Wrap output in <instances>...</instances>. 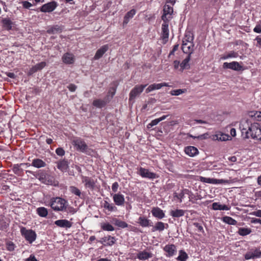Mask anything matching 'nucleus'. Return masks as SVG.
<instances>
[{
	"mask_svg": "<svg viewBox=\"0 0 261 261\" xmlns=\"http://www.w3.org/2000/svg\"><path fill=\"white\" fill-rule=\"evenodd\" d=\"M259 126L258 123H253L249 125L246 122L244 124L241 123L240 128L245 138L248 139L251 137L257 140H261V129Z\"/></svg>",
	"mask_w": 261,
	"mask_h": 261,
	"instance_id": "f257e3e1",
	"label": "nucleus"
},
{
	"mask_svg": "<svg viewBox=\"0 0 261 261\" xmlns=\"http://www.w3.org/2000/svg\"><path fill=\"white\" fill-rule=\"evenodd\" d=\"M72 144L75 147L76 150L90 155L92 149L89 148L86 142L81 138H76L72 141Z\"/></svg>",
	"mask_w": 261,
	"mask_h": 261,
	"instance_id": "f03ea898",
	"label": "nucleus"
},
{
	"mask_svg": "<svg viewBox=\"0 0 261 261\" xmlns=\"http://www.w3.org/2000/svg\"><path fill=\"white\" fill-rule=\"evenodd\" d=\"M66 203H67V201L65 199L59 197H57L50 199V206L55 211L62 212L64 211V207L65 208V205L66 204Z\"/></svg>",
	"mask_w": 261,
	"mask_h": 261,
	"instance_id": "7ed1b4c3",
	"label": "nucleus"
},
{
	"mask_svg": "<svg viewBox=\"0 0 261 261\" xmlns=\"http://www.w3.org/2000/svg\"><path fill=\"white\" fill-rule=\"evenodd\" d=\"M20 232L25 240L30 244L32 243L36 239V233L31 229H27L25 227H22Z\"/></svg>",
	"mask_w": 261,
	"mask_h": 261,
	"instance_id": "20e7f679",
	"label": "nucleus"
},
{
	"mask_svg": "<svg viewBox=\"0 0 261 261\" xmlns=\"http://www.w3.org/2000/svg\"><path fill=\"white\" fill-rule=\"evenodd\" d=\"M244 257L246 260L260 258L261 257V250L257 248H251L246 253Z\"/></svg>",
	"mask_w": 261,
	"mask_h": 261,
	"instance_id": "39448f33",
	"label": "nucleus"
},
{
	"mask_svg": "<svg viewBox=\"0 0 261 261\" xmlns=\"http://www.w3.org/2000/svg\"><path fill=\"white\" fill-rule=\"evenodd\" d=\"M146 85H137L130 92L129 96V100L132 101L135 99L143 91L144 89L146 87Z\"/></svg>",
	"mask_w": 261,
	"mask_h": 261,
	"instance_id": "423d86ee",
	"label": "nucleus"
},
{
	"mask_svg": "<svg viewBox=\"0 0 261 261\" xmlns=\"http://www.w3.org/2000/svg\"><path fill=\"white\" fill-rule=\"evenodd\" d=\"M173 12V9L169 5L166 4L163 9V14L162 16V20H171L172 18V15Z\"/></svg>",
	"mask_w": 261,
	"mask_h": 261,
	"instance_id": "0eeeda50",
	"label": "nucleus"
},
{
	"mask_svg": "<svg viewBox=\"0 0 261 261\" xmlns=\"http://www.w3.org/2000/svg\"><path fill=\"white\" fill-rule=\"evenodd\" d=\"M139 174L143 178L153 179L158 177V176L153 172H151L148 169L140 167L139 170Z\"/></svg>",
	"mask_w": 261,
	"mask_h": 261,
	"instance_id": "6e6552de",
	"label": "nucleus"
},
{
	"mask_svg": "<svg viewBox=\"0 0 261 261\" xmlns=\"http://www.w3.org/2000/svg\"><path fill=\"white\" fill-rule=\"evenodd\" d=\"M161 36L163 40L166 41L169 38V23L170 20H162Z\"/></svg>",
	"mask_w": 261,
	"mask_h": 261,
	"instance_id": "1a4fd4ad",
	"label": "nucleus"
},
{
	"mask_svg": "<svg viewBox=\"0 0 261 261\" xmlns=\"http://www.w3.org/2000/svg\"><path fill=\"white\" fill-rule=\"evenodd\" d=\"M223 67L224 69H230L236 71H240L243 69V67L236 61L230 63L225 62L223 64Z\"/></svg>",
	"mask_w": 261,
	"mask_h": 261,
	"instance_id": "9d476101",
	"label": "nucleus"
},
{
	"mask_svg": "<svg viewBox=\"0 0 261 261\" xmlns=\"http://www.w3.org/2000/svg\"><path fill=\"white\" fill-rule=\"evenodd\" d=\"M57 3L53 1L49 2L43 5L40 8V11L42 12H51L53 11L57 7Z\"/></svg>",
	"mask_w": 261,
	"mask_h": 261,
	"instance_id": "9b49d317",
	"label": "nucleus"
},
{
	"mask_svg": "<svg viewBox=\"0 0 261 261\" xmlns=\"http://www.w3.org/2000/svg\"><path fill=\"white\" fill-rule=\"evenodd\" d=\"M163 249L166 252V256L169 257L173 256L176 252V246L173 244L166 245Z\"/></svg>",
	"mask_w": 261,
	"mask_h": 261,
	"instance_id": "f8f14e48",
	"label": "nucleus"
},
{
	"mask_svg": "<svg viewBox=\"0 0 261 261\" xmlns=\"http://www.w3.org/2000/svg\"><path fill=\"white\" fill-rule=\"evenodd\" d=\"M181 49L184 53L191 55L194 50L193 42L182 43Z\"/></svg>",
	"mask_w": 261,
	"mask_h": 261,
	"instance_id": "ddd939ff",
	"label": "nucleus"
},
{
	"mask_svg": "<svg viewBox=\"0 0 261 261\" xmlns=\"http://www.w3.org/2000/svg\"><path fill=\"white\" fill-rule=\"evenodd\" d=\"M169 85L167 83H162L159 84H153L149 85L148 88L146 89V92L147 93L150 92L152 91L155 90L160 89L163 87H168Z\"/></svg>",
	"mask_w": 261,
	"mask_h": 261,
	"instance_id": "4468645a",
	"label": "nucleus"
},
{
	"mask_svg": "<svg viewBox=\"0 0 261 261\" xmlns=\"http://www.w3.org/2000/svg\"><path fill=\"white\" fill-rule=\"evenodd\" d=\"M55 224H56L58 227L65 228L66 229L70 228L72 225V223L66 219L56 220L55 222Z\"/></svg>",
	"mask_w": 261,
	"mask_h": 261,
	"instance_id": "2eb2a0df",
	"label": "nucleus"
},
{
	"mask_svg": "<svg viewBox=\"0 0 261 261\" xmlns=\"http://www.w3.org/2000/svg\"><path fill=\"white\" fill-rule=\"evenodd\" d=\"M113 199L115 204L118 206H122L124 204L125 199L124 196L120 194H115L113 195Z\"/></svg>",
	"mask_w": 261,
	"mask_h": 261,
	"instance_id": "dca6fc26",
	"label": "nucleus"
},
{
	"mask_svg": "<svg viewBox=\"0 0 261 261\" xmlns=\"http://www.w3.org/2000/svg\"><path fill=\"white\" fill-rule=\"evenodd\" d=\"M24 170V165L22 164H14L12 168L14 173L19 176L23 175Z\"/></svg>",
	"mask_w": 261,
	"mask_h": 261,
	"instance_id": "f3484780",
	"label": "nucleus"
},
{
	"mask_svg": "<svg viewBox=\"0 0 261 261\" xmlns=\"http://www.w3.org/2000/svg\"><path fill=\"white\" fill-rule=\"evenodd\" d=\"M116 239L115 237L111 236H106L101 239L99 241L101 244L105 246H112L115 243Z\"/></svg>",
	"mask_w": 261,
	"mask_h": 261,
	"instance_id": "a211bd4d",
	"label": "nucleus"
},
{
	"mask_svg": "<svg viewBox=\"0 0 261 261\" xmlns=\"http://www.w3.org/2000/svg\"><path fill=\"white\" fill-rule=\"evenodd\" d=\"M82 181L85 183L86 187L91 190H93L94 189L95 182L93 179L87 176H83L82 177Z\"/></svg>",
	"mask_w": 261,
	"mask_h": 261,
	"instance_id": "6ab92c4d",
	"label": "nucleus"
},
{
	"mask_svg": "<svg viewBox=\"0 0 261 261\" xmlns=\"http://www.w3.org/2000/svg\"><path fill=\"white\" fill-rule=\"evenodd\" d=\"M46 63L45 62H41L33 66L31 68L28 72V75H32L39 70L42 69L45 66Z\"/></svg>",
	"mask_w": 261,
	"mask_h": 261,
	"instance_id": "aec40b11",
	"label": "nucleus"
},
{
	"mask_svg": "<svg viewBox=\"0 0 261 261\" xmlns=\"http://www.w3.org/2000/svg\"><path fill=\"white\" fill-rule=\"evenodd\" d=\"M151 214L153 217L159 219H162L165 216L164 211L158 207H153L151 210Z\"/></svg>",
	"mask_w": 261,
	"mask_h": 261,
	"instance_id": "412c9836",
	"label": "nucleus"
},
{
	"mask_svg": "<svg viewBox=\"0 0 261 261\" xmlns=\"http://www.w3.org/2000/svg\"><path fill=\"white\" fill-rule=\"evenodd\" d=\"M138 223L143 227H147L153 226L152 222L145 217H140L138 218Z\"/></svg>",
	"mask_w": 261,
	"mask_h": 261,
	"instance_id": "4be33fe9",
	"label": "nucleus"
},
{
	"mask_svg": "<svg viewBox=\"0 0 261 261\" xmlns=\"http://www.w3.org/2000/svg\"><path fill=\"white\" fill-rule=\"evenodd\" d=\"M109 49V46L108 44L104 45L102 46H101L99 49H98L94 57V59L95 60H98L100 59L102 56L103 55V54L108 50Z\"/></svg>",
	"mask_w": 261,
	"mask_h": 261,
	"instance_id": "5701e85b",
	"label": "nucleus"
},
{
	"mask_svg": "<svg viewBox=\"0 0 261 261\" xmlns=\"http://www.w3.org/2000/svg\"><path fill=\"white\" fill-rule=\"evenodd\" d=\"M62 61L66 64H73L74 62V56L72 54L67 53L63 56Z\"/></svg>",
	"mask_w": 261,
	"mask_h": 261,
	"instance_id": "b1692460",
	"label": "nucleus"
},
{
	"mask_svg": "<svg viewBox=\"0 0 261 261\" xmlns=\"http://www.w3.org/2000/svg\"><path fill=\"white\" fill-rule=\"evenodd\" d=\"M57 168L62 172H66L69 165L68 161L66 160H61L57 162Z\"/></svg>",
	"mask_w": 261,
	"mask_h": 261,
	"instance_id": "393cba45",
	"label": "nucleus"
},
{
	"mask_svg": "<svg viewBox=\"0 0 261 261\" xmlns=\"http://www.w3.org/2000/svg\"><path fill=\"white\" fill-rule=\"evenodd\" d=\"M185 152L190 156H194L198 154V150L195 147L189 146L185 147Z\"/></svg>",
	"mask_w": 261,
	"mask_h": 261,
	"instance_id": "a878e982",
	"label": "nucleus"
},
{
	"mask_svg": "<svg viewBox=\"0 0 261 261\" xmlns=\"http://www.w3.org/2000/svg\"><path fill=\"white\" fill-rule=\"evenodd\" d=\"M31 165L34 167L40 168L44 167L46 166V163L41 159L36 158L32 160Z\"/></svg>",
	"mask_w": 261,
	"mask_h": 261,
	"instance_id": "bb28decb",
	"label": "nucleus"
},
{
	"mask_svg": "<svg viewBox=\"0 0 261 261\" xmlns=\"http://www.w3.org/2000/svg\"><path fill=\"white\" fill-rule=\"evenodd\" d=\"M165 226H168V224H165L162 222L159 221L157 222L154 226H152L153 227L152 228V231L154 232L155 231H162L164 230V229L165 228Z\"/></svg>",
	"mask_w": 261,
	"mask_h": 261,
	"instance_id": "cd10ccee",
	"label": "nucleus"
},
{
	"mask_svg": "<svg viewBox=\"0 0 261 261\" xmlns=\"http://www.w3.org/2000/svg\"><path fill=\"white\" fill-rule=\"evenodd\" d=\"M200 180L202 182L213 184H222L223 182V179H217L215 178H210L204 177H201Z\"/></svg>",
	"mask_w": 261,
	"mask_h": 261,
	"instance_id": "c85d7f7f",
	"label": "nucleus"
},
{
	"mask_svg": "<svg viewBox=\"0 0 261 261\" xmlns=\"http://www.w3.org/2000/svg\"><path fill=\"white\" fill-rule=\"evenodd\" d=\"M152 256L151 253L146 251H140L137 254V257L142 260H146Z\"/></svg>",
	"mask_w": 261,
	"mask_h": 261,
	"instance_id": "c756f323",
	"label": "nucleus"
},
{
	"mask_svg": "<svg viewBox=\"0 0 261 261\" xmlns=\"http://www.w3.org/2000/svg\"><path fill=\"white\" fill-rule=\"evenodd\" d=\"M112 222L116 226L122 228H126L128 226V225L125 222L121 221V220L117 218L113 219Z\"/></svg>",
	"mask_w": 261,
	"mask_h": 261,
	"instance_id": "7c9ffc66",
	"label": "nucleus"
},
{
	"mask_svg": "<svg viewBox=\"0 0 261 261\" xmlns=\"http://www.w3.org/2000/svg\"><path fill=\"white\" fill-rule=\"evenodd\" d=\"M189 193V190L187 189H185L183 190H181L179 193H174L173 194V197L174 198H177L179 200V202H182V199L185 197V194H188Z\"/></svg>",
	"mask_w": 261,
	"mask_h": 261,
	"instance_id": "2f4dec72",
	"label": "nucleus"
},
{
	"mask_svg": "<svg viewBox=\"0 0 261 261\" xmlns=\"http://www.w3.org/2000/svg\"><path fill=\"white\" fill-rule=\"evenodd\" d=\"M103 206L109 212H116L117 211V207L114 204L110 203L107 201H105Z\"/></svg>",
	"mask_w": 261,
	"mask_h": 261,
	"instance_id": "473e14b6",
	"label": "nucleus"
},
{
	"mask_svg": "<svg viewBox=\"0 0 261 261\" xmlns=\"http://www.w3.org/2000/svg\"><path fill=\"white\" fill-rule=\"evenodd\" d=\"M212 208L214 210H229V207L226 205H222L218 202H214L212 204Z\"/></svg>",
	"mask_w": 261,
	"mask_h": 261,
	"instance_id": "72a5a7b5",
	"label": "nucleus"
},
{
	"mask_svg": "<svg viewBox=\"0 0 261 261\" xmlns=\"http://www.w3.org/2000/svg\"><path fill=\"white\" fill-rule=\"evenodd\" d=\"M136 12V10L134 9H132L128 11L124 16L123 23L127 24L128 22L129 19L132 18L135 15Z\"/></svg>",
	"mask_w": 261,
	"mask_h": 261,
	"instance_id": "f704fd0d",
	"label": "nucleus"
},
{
	"mask_svg": "<svg viewBox=\"0 0 261 261\" xmlns=\"http://www.w3.org/2000/svg\"><path fill=\"white\" fill-rule=\"evenodd\" d=\"M107 100H102L100 99H95L93 102V105L95 107L101 108L103 107L107 103Z\"/></svg>",
	"mask_w": 261,
	"mask_h": 261,
	"instance_id": "c9c22d12",
	"label": "nucleus"
},
{
	"mask_svg": "<svg viewBox=\"0 0 261 261\" xmlns=\"http://www.w3.org/2000/svg\"><path fill=\"white\" fill-rule=\"evenodd\" d=\"M170 214L173 217H180L185 215V211L183 210H175L171 211Z\"/></svg>",
	"mask_w": 261,
	"mask_h": 261,
	"instance_id": "e433bc0d",
	"label": "nucleus"
},
{
	"mask_svg": "<svg viewBox=\"0 0 261 261\" xmlns=\"http://www.w3.org/2000/svg\"><path fill=\"white\" fill-rule=\"evenodd\" d=\"M239 56L237 52L234 51H231L228 53H226L223 55L220 59L221 60H226L229 58H237Z\"/></svg>",
	"mask_w": 261,
	"mask_h": 261,
	"instance_id": "4c0bfd02",
	"label": "nucleus"
},
{
	"mask_svg": "<svg viewBox=\"0 0 261 261\" xmlns=\"http://www.w3.org/2000/svg\"><path fill=\"white\" fill-rule=\"evenodd\" d=\"M37 214L41 217H46L48 215L47 209L44 207H39L36 210Z\"/></svg>",
	"mask_w": 261,
	"mask_h": 261,
	"instance_id": "58836bf2",
	"label": "nucleus"
},
{
	"mask_svg": "<svg viewBox=\"0 0 261 261\" xmlns=\"http://www.w3.org/2000/svg\"><path fill=\"white\" fill-rule=\"evenodd\" d=\"M35 177L43 183H45L47 180V174L44 171L38 172L35 175Z\"/></svg>",
	"mask_w": 261,
	"mask_h": 261,
	"instance_id": "ea45409f",
	"label": "nucleus"
},
{
	"mask_svg": "<svg viewBox=\"0 0 261 261\" xmlns=\"http://www.w3.org/2000/svg\"><path fill=\"white\" fill-rule=\"evenodd\" d=\"M3 27L7 30H10L12 28V22L8 18H5L2 20Z\"/></svg>",
	"mask_w": 261,
	"mask_h": 261,
	"instance_id": "a19ab883",
	"label": "nucleus"
},
{
	"mask_svg": "<svg viewBox=\"0 0 261 261\" xmlns=\"http://www.w3.org/2000/svg\"><path fill=\"white\" fill-rule=\"evenodd\" d=\"M190 58L191 55H188L187 57L180 63V66L182 70L189 67V62L190 60Z\"/></svg>",
	"mask_w": 261,
	"mask_h": 261,
	"instance_id": "79ce46f5",
	"label": "nucleus"
},
{
	"mask_svg": "<svg viewBox=\"0 0 261 261\" xmlns=\"http://www.w3.org/2000/svg\"><path fill=\"white\" fill-rule=\"evenodd\" d=\"M166 118V116H163V117H160L159 118H157V119H155L153 120H152L151 121L150 123H149L147 127L148 128H151L152 126H154V125H156V124H158L160 121L164 120Z\"/></svg>",
	"mask_w": 261,
	"mask_h": 261,
	"instance_id": "37998d69",
	"label": "nucleus"
},
{
	"mask_svg": "<svg viewBox=\"0 0 261 261\" xmlns=\"http://www.w3.org/2000/svg\"><path fill=\"white\" fill-rule=\"evenodd\" d=\"M222 220L224 222L229 225H235L237 224V221L236 220L228 216H225L223 217Z\"/></svg>",
	"mask_w": 261,
	"mask_h": 261,
	"instance_id": "c03bdc74",
	"label": "nucleus"
},
{
	"mask_svg": "<svg viewBox=\"0 0 261 261\" xmlns=\"http://www.w3.org/2000/svg\"><path fill=\"white\" fill-rule=\"evenodd\" d=\"M194 37L190 32L186 33L185 37L182 40V43L193 42Z\"/></svg>",
	"mask_w": 261,
	"mask_h": 261,
	"instance_id": "a18cd8bd",
	"label": "nucleus"
},
{
	"mask_svg": "<svg viewBox=\"0 0 261 261\" xmlns=\"http://www.w3.org/2000/svg\"><path fill=\"white\" fill-rule=\"evenodd\" d=\"M69 191L72 194L77 196L80 198H82V194L81 191L77 188L74 186H70L69 187Z\"/></svg>",
	"mask_w": 261,
	"mask_h": 261,
	"instance_id": "49530a36",
	"label": "nucleus"
},
{
	"mask_svg": "<svg viewBox=\"0 0 261 261\" xmlns=\"http://www.w3.org/2000/svg\"><path fill=\"white\" fill-rule=\"evenodd\" d=\"M101 228L105 231H112L114 230V227L108 223H104L101 224Z\"/></svg>",
	"mask_w": 261,
	"mask_h": 261,
	"instance_id": "de8ad7c7",
	"label": "nucleus"
},
{
	"mask_svg": "<svg viewBox=\"0 0 261 261\" xmlns=\"http://www.w3.org/2000/svg\"><path fill=\"white\" fill-rule=\"evenodd\" d=\"M6 248L8 251H13L16 247L15 244L11 241H7L6 243Z\"/></svg>",
	"mask_w": 261,
	"mask_h": 261,
	"instance_id": "09e8293b",
	"label": "nucleus"
},
{
	"mask_svg": "<svg viewBox=\"0 0 261 261\" xmlns=\"http://www.w3.org/2000/svg\"><path fill=\"white\" fill-rule=\"evenodd\" d=\"M62 212H65L67 213L73 214L75 213H76V211L73 207L69 206L67 202V203H66V204H65V208L64 207V211H63Z\"/></svg>",
	"mask_w": 261,
	"mask_h": 261,
	"instance_id": "8fccbe9b",
	"label": "nucleus"
},
{
	"mask_svg": "<svg viewBox=\"0 0 261 261\" xmlns=\"http://www.w3.org/2000/svg\"><path fill=\"white\" fill-rule=\"evenodd\" d=\"M251 230L249 228H240L238 231V233L240 236H244L250 234Z\"/></svg>",
	"mask_w": 261,
	"mask_h": 261,
	"instance_id": "3c124183",
	"label": "nucleus"
},
{
	"mask_svg": "<svg viewBox=\"0 0 261 261\" xmlns=\"http://www.w3.org/2000/svg\"><path fill=\"white\" fill-rule=\"evenodd\" d=\"M188 257L187 254L185 251L180 250L179 251V255L177 257V259L180 261H186Z\"/></svg>",
	"mask_w": 261,
	"mask_h": 261,
	"instance_id": "603ef678",
	"label": "nucleus"
},
{
	"mask_svg": "<svg viewBox=\"0 0 261 261\" xmlns=\"http://www.w3.org/2000/svg\"><path fill=\"white\" fill-rule=\"evenodd\" d=\"M183 93H184V91L182 89L174 90L170 92L172 95H179Z\"/></svg>",
	"mask_w": 261,
	"mask_h": 261,
	"instance_id": "864d4df0",
	"label": "nucleus"
},
{
	"mask_svg": "<svg viewBox=\"0 0 261 261\" xmlns=\"http://www.w3.org/2000/svg\"><path fill=\"white\" fill-rule=\"evenodd\" d=\"M56 153L58 155L62 156L65 154V151L62 148L59 147L56 149Z\"/></svg>",
	"mask_w": 261,
	"mask_h": 261,
	"instance_id": "5fc2aeb1",
	"label": "nucleus"
},
{
	"mask_svg": "<svg viewBox=\"0 0 261 261\" xmlns=\"http://www.w3.org/2000/svg\"><path fill=\"white\" fill-rule=\"evenodd\" d=\"M119 187V184L117 182H115L112 186V190L114 192H116Z\"/></svg>",
	"mask_w": 261,
	"mask_h": 261,
	"instance_id": "6e6d98bb",
	"label": "nucleus"
},
{
	"mask_svg": "<svg viewBox=\"0 0 261 261\" xmlns=\"http://www.w3.org/2000/svg\"><path fill=\"white\" fill-rule=\"evenodd\" d=\"M194 225L196 227L200 232H203L204 230L203 227L198 223H194Z\"/></svg>",
	"mask_w": 261,
	"mask_h": 261,
	"instance_id": "4d7b16f0",
	"label": "nucleus"
},
{
	"mask_svg": "<svg viewBox=\"0 0 261 261\" xmlns=\"http://www.w3.org/2000/svg\"><path fill=\"white\" fill-rule=\"evenodd\" d=\"M22 5H23V7L24 8H26V9H29L31 7H32V5L31 3H30V2H28V1H24L22 3Z\"/></svg>",
	"mask_w": 261,
	"mask_h": 261,
	"instance_id": "13d9d810",
	"label": "nucleus"
},
{
	"mask_svg": "<svg viewBox=\"0 0 261 261\" xmlns=\"http://www.w3.org/2000/svg\"><path fill=\"white\" fill-rule=\"evenodd\" d=\"M251 215L258 217H261V210H259L256 211H254L251 213Z\"/></svg>",
	"mask_w": 261,
	"mask_h": 261,
	"instance_id": "bf43d9fd",
	"label": "nucleus"
},
{
	"mask_svg": "<svg viewBox=\"0 0 261 261\" xmlns=\"http://www.w3.org/2000/svg\"><path fill=\"white\" fill-rule=\"evenodd\" d=\"M25 261H37V259L34 255L31 254L29 257L25 259Z\"/></svg>",
	"mask_w": 261,
	"mask_h": 261,
	"instance_id": "052dcab7",
	"label": "nucleus"
},
{
	"mask_svg": "<svg viewBox=\"0 0 261 261\" xmlns=\"http://www.w3.org/2000/svg\"><path fill=\"white\" fill-rule=\"evenodd\" d=\"M251 222L254 224L259 223L261 224V219L258 218H252Z\"/></svg>",
	"mask_w": 261,
	"mask_h": 261,
	"instance_id": "680f3d73",
	"label": "nucleus"
},
{
	"mask_svg": "<svg viewBox=\"0 0 261 261\" xmlns=\"http://www.w3.org/2000/svg\"><path fill=\"white\" fill-rule=\"evenodd\" d=\"M68 88L70 91L74 92L76 89V86L73 84H70Z\"/></svg>",
	"mask_w": 261,
	"mask_h": 261,
	"instance_id": "e2e57ef3",
	"label": "nucleus"
},
{
	"mask_svg": "<svg viewBox=\"0 0 261 261\" xmlns=\"http://www.w3.org/2000/svg\"><path fill=\"white\" fill-rule=\"evenodd\" d=\"M254 32L260 33H261V27L259 25H256L253 29Z\"/></svg>",
	"mask_w": 261,
	"mask_h": 261,
	"instance_id": "0e129e2a",
	"label": "nucleus"
},
{
	"mask_svg": "<svg viewBox=\"0 0 261 261\" xmlns=\"http://www.w3.org/2000/svg\"><path fill=\"white\" fill-rule=\"evenodd\" d=\"M173 64H174L175 69H177L180 64L179 61L175 60L174 61Z\"/></svg>",
	"mask_w": 261,
	"mask_h": 261,
	"instance_id": "69168bd1",
	"label": "nucleus"
},
{
	"mask_svg": "<svg viewBox=\"0 0 261 261\" xmlns=\"http://www.w3.org/2000/svg\"><path fill=\"white\" fill-rule=\"evenodd\" d=\"M255 40L257 41V45L261 47V38L258 36L256 38Z\"/></svg>",
	"mask_w": 261,
	"mask_h": 261,
	"instance_id": "338daca9",
	"label": "nucleus"
},
{
	"mask_svg": "<svg viewBox=\"0 0 261 261\" xmlns=\"http://www.w3.org/2000/svg\"><path fill=\"white\" fill-rule=\"evenodd\" d=\"M228 160L232 162H235L237 161V157L236 156H232L228 158Z\"/></svg>",
	"mask_w": 261,
	"mask_h": 261,
	"instance_id": "774afa93",
	"label": "nucleus"
}]
</instances>
